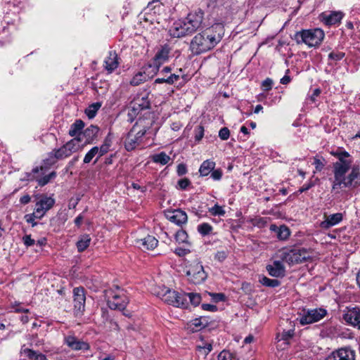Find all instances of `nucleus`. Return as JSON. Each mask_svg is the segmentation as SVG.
<instances>
[{
  "label": "nucleus",
  "mask_w": 360,
  "mask_h": 360,
  "mask_svg": "<svg viewBox=\"0 0 360 360\" xmlns=\"http://www.w3.org/2000/svg\"><path fill=\"white\" fill-rule=\"evenodd\" d=\"M223 27L216 24L194 37L191 42L193 53L200 54L213 49L221 39Z\"/></svg>",
  "instance_id": "1"
},
{
  "label": "nucleus",
  "mask_w": 360,
  "mask_h": 360,
  "mask_svg": "<svg viewBox=\"0 0 360 360\" xmlns=\"http://www.w3.org/2000/svg\"><path fill=\"white\" fill-rule=\"evenodd\" d=\"M331 155L338 160L333 164L334 181L333 189H336L341 187V183L343 182V176L350 169L352 160L349 158L350 155L347 151H333Z\"/></svg>",
  "instance_id": "2"
},
{
  "label": "nucleus",
  "mask_w": 360,
  "mask_h": 360,
  "mask_svg": "<svg viewBox=\"0 0 360 360\" xmlns=\"http://www.w3.org/2000/svg\"><path fill=\"white\" fill-rule=\"evenodd\" d=\"M84 145L81 143V139L73 138L59 148L53 149L49 154V158L46 160L49 165H53L56 160H64L69 158L74 153L82 150Z\"/></svg>",
  "instance_id": "3"
},
{
  "label": "nucleus",
  "mask_w": 360,
  "mask_h": 360,
  "mask_svg": "<svg viewBox=\"0 0 360 360\" xmlns=\"http://www.w3.org/2000/svg\"><path fill=\"white\" fill-rule=\"evenodd\" d=\"M108 305L111 309L124 310L129 303L126 291L118 286L104 291Z\"/></svg>",
  "instance_id": "4"
},
{
  "label": "nucleus",
  "mask_w": 360,
  "mask_h": 360,
  "mask_svg": "<svg viewBox=\"0 0 360 360\" xmlns=\"http://www.w3.org/2000/svg\"><path fill=\"white\" fill-rule=\"evenodd\" d=\"M324 36L322 30L316 28L297 32L294 39L297 44L304 43L309 47H312L319 46L323 40Z\"/></svg>",
  "instance_id": "5"
},
{
  "label": "nucleus",
  "mask_w": 360,
  "mask_h": 360,
  "mask_svg": "<svg viewBox=\"0 0 360 360\" xmlns=\"http://www.w3.org/2000/svg\"><path fill=\"white\" fill-rule=\"evenodd\" d=\"M46 164L48 163L45 160L43 165L34 167L30 172L25 174V179L30 181H36L40 186H44L49 184L56 177L57 174L53 171L46 174L49 169V167L46 165Z\"/></svg>",
  "instance_id": "6"
},
{
  "label": "nucleus",
  "mask_w": 360,
  "mask_h": 360,
  "mask_svg": "<svg viewBox=\"0 0 360 360\" xmlns=\"http://www.w3.org/2000/svg\"><path fill=\"white\" fill-rule=\"evenodd\" d=\"M280 257L290 265L302 263L311 257L310 253L304 248H287L281 251Z\"/></svg>",
  "instance_id": "7"
},
{
  "label": "nucleus",
  "mask_w": 360,
  "mask_h": 360,
  "mask_svg": "<svg viewBox=\"0 0 360 360\" xmlns=\"http://www.w3.org/2000/svg\"><path fill=\"white\" fill-rule=\"evenodd\" d=\"M203 19V12L198 10L190 13L181 25V36L195 32L201 25Z\"/></svg>",
  "instance_id": "8"
},
{
  "label": "nucleus",
  "mask_w": 360,
  "mask_h": 360,
  "mask_svg": "<svg viewBox=\"0 0 360 360\" xmlns=\"http://www.w3.org/2000/svg\"><path fill=\"white\" fill-rule=\"evenodd\" d=\"M186 265V274L191 283L194 284H200L207 278V273L204 268L197 260Z\"/></svg>",
  "instance_id": "9"
},
{
  "label": "nucleus",
  "mask_w": 360,
  "mask_h": 360,
  "mask_svg": "<svg viewBox=\"0 0 360 360\" xmlns=\"http://www.w3.org/2000/svg\"><path fill=\"white\" fill-rule=\"evenodd\" d=\"M145 134V129L137 130L135 126L133 127L128 132L124 141L125 149L127 151H132L136 149L141 144Z\"/></svg>",
  "instance_id": "10"
},
{
  "label": "nucleus",
  "mask_w": 360,
  "mask_h": 360,
  "mask_svg": "<svg viewBox=\"0 0 360 360\" xmlns=\"http://www.w3.org/2000/svg\"><path fill=\"white\" fill-rule=\"evenodd\" d=\"M169 49L162 46L155 55L153 62L147 65V69L151 70V75H155L158 72L160 67L169 58Z\"/></svg>",
  "instance_id": "11"
},
{
  "label": "nucleus",
  "mask_w": 360,
  "mask_h": 360,
  "mask_svg": "<svg viewBox=\"0 0 360 360\" xmlns=\"http://www.w3.org/2000/svg\"><path fill=\"white\" fill-rule=\"evenodd\" d=\"M300 319L302 325L310 324L317 322L326 315V310L322 308L305 310Z\"/></svg>",
  "instance_id": "12"
},
{
  "label": "nucleus",
  "mask_w": 360,
  "mask_h": 360,
  "mask_svg": "<svg viewBox=\"0 0 360 360\" xmlns=\"http://www.w3.org/2000/svg\"><path fill=\"white\" fill-rule=\"evenodd\" d=\"M64 344L74 351H88L90 345L87 342L77 338L74 334H68L64 337Z\"/></svg>",
  "instance_id": "13"
},
{
  "label": "nucleus",
  "mask_w": 360,
  "mask_h": 360,
  "mask_svg": "<svg viewBox=\"0 0 360 360\" xmlns=\"http://www.w3.org/2000/svg\"><path fill=\"white\" fill-rule=\"evenodd\" d=\"M55 204V200L47 195H42L36 202L34 211L39 219H41Z\"/></svg>",
  "instance_id": "14"
},
{
  "label": "nucleus",
  "mask_w": 360,
  "mask_h": 360,
  "mask_svg": "<svg viewBox=\"0 0 360 360\" xmlns=\"http://www.w3.org/2000/svg\"><path fill=\"white\" fill-rule=\"evenodd\" d=\"M157 295L161 297L162 300L169 305H172L178 308L179 307V292L175 290H172L169 288H164L161 292H158Z\"/></svg>",
  "instance_id": "15"
},
{
  "label": "nucleus",
  "mask_w": 360,
  "mask_h": 360,
  "mask_svg": "<svg viewBox=\"0 0 360 360\" xmlns=\"http://www.w3.org/2000/svg\"><path fill=\"white\" fill-rule=\"evenodd\" d=\"M346 322L360 330V308L358 307L347 308L343 315Z\"/></svg>",
  "instance_id": "16"
},
{
  "label": "nucleus",
  "mask_w": 360,
  "mask_h": 360,
  "mask_svg": "<svg viewBox=\"0 0 360 360\" xmlns=\"http://www.w3.org/2000/svg\"><path fill=\"white\" fill-rule=\"evenodd\" d=\"M85 293L83 288H75L73 290V302L75 310L82 312L85 308Z\"/></svg>",
  "instance_id": "17"
},
{
  "label": "nucleus",
  "mask_w": 360,
  "mask_h": 360,
  "mask_svg": "<svg viewBox=\"0 0 360 360\" xmlns=\"http://www.w3.org/2000/svg\"><path fill=\"white\" fill-rule=\"evenodd\" d=\"M325 360H354V353L350 349L341 348L333 352Z\"/></svg>",
  "instance_id": "18"
},
{
  "label": "nucleus",
  "mask_w": 360,
  "mask_h": 360,
  "mask_svg": "<svg viewBox=\"0 0 360 360\" xmlns=\"http://www.w3.org/2000/svg\"><path fill=\"white\" fill-rule=\"evenodd\" d=\"M295 335V329L294 328H290L288 330H283V331L281 333H278L276 336V340L278 343V347H281V349H285V346L289 345L290 342L289 340L292 338V337Z\"/></svg>",
  "instance_id": "19"
},
{
  "label": "nucleus",
  "mask_w": 360,
  "mask_h": 360,
  "mask_svg": "<svg viewBox=\"0 0 360 360\" xmlns=\"http://www.w3.org/2000/svg\"><path fill=\"white\" fill-rule=\"evenodd\" d=\"M158 243V240L153 236L148 235L146 237L137 239L136 244L142 250H153Z\"/></svg>",
  "instance_id": "20"
},
{
  "label": "nucleus",
  "mask_w": 360,
  "mask_h": 360,
  "mask_svg": "<svg viewBox=\"0 0 360 360\" xmlns=\"http://www.w3.org/2000/svg\"><path fill=\"white\" fill-rule=\"evenodd\" d=\"M143 72L140 71L134 75L130 81L131 85L138 86L154 76L151 75V70L147 69V66H145Z\"/></svg>",
  "instance_id": "21"
},
{
  "label": "nucleus",
  "mask_w": 360,
  "mask_h": 360,
  "mask_svg": "<svg viewBox=\"0 0 360 360\" xmlns=\"http://www.w3.org/2000/svg\"><path fill=\"white\" fill-rule=\"evenodd\" d=\"M343 17V13L340 11H333L330 14L322 13L321 18L327 25H333L340 22Z\"/></svg>",
  "instance_id": "22"
},
{
  "label": "nucleus",
  "mask_w": 360,
  "mask_h": 360,
  "mask_svg": "<svg viewBox=\"0 0 360 360\" xmlns=\"http://www.w3.org/2000/svg\"><path fill=\"white\" fill-rule=\"evenodd\" d=\"M118 56L115 51H110L108 56L105 58V70L111 73L114 71L119 65Z\"/></svg>",
  "instance_id": "23"
},
{
  "label": "nucleus",
  "mask_w": 360,
  "mask_h": 360,
  "mask_svg": "<svg viewBox=\"0 0 360 360\" xmlns=\"http://www.w3.org/2000/svg\"><path fill=\"white\" fill-rule=\"evenodd\" d=\"M266 270L274 277L283 276L285 274V267L280 261H274L273 265H267Z\"/></svg>",
  "instance_id": "24"
},
{
  "label": "nucleus",
  "mask_w": 360,
  "mask_h": 360,
  "mask_svg": "<svg viewBox=\"0 0 360 360\" xmlns=\"http://www.w3.org/2000/svg\"><path fill=\"white\" fill-rule=\"evenodd\" d=\"M270 230L276 234V237L281 240H285L288 238L290 235V229L285 225L278 227L275 224L270 226Z\"/></svg>",
  "instance_id": "25"
},
{
  "label": "nucleus",
  "mask_w": 360,
  "mask_h": 360,
  "mask_svg": "<svg viewBox=\"0 0 360 360\" xmlns=\"http://www.w3.org/2000/svg\"><path fill=\"white\" fill-rule=\"evenodd\" d=\"M342 220V214L341 213H335L327 217L326 219L321 223L320 226L323 229H328L330 227L338 224Z\"/></svg>",
  "instance_id": "26"
},
{
  "label": "nucleus",
  "mask_w": 360,
  "mask_h": 360,
  "mask_svg": "<svg viewBox=\"0 0 360 360\" xmlns=\"http://www.w3.org/2000/svg\"><path fill=\"white\" fill-rule=\"evenodd\" d=\"M359 174V168L357 166L353 167L352 172L348 175L347 177H345V175L343 176V179L341 183V186L348 187L352 185L353 181L358 177Z\"/></svg>",
  "instance_id": "27"
},
{
  "label": "nucleus",
  "mask_w": 360,
  "mask_h": 360,
  "mask_svg": "<svg viewBox=\"0 0 360 360\" xmlns=\"http://www.w3.org/2000/svg\"><path fill=\"white\" fill-rule=\"evenodd\" d=\"M165 217L171 222L180 225V209H170L165 211Z\"/></svg>",
  "instance_id": "28"
},
{
  "label": "nucleus",
  "mask_w": 360,
  "mask_h": 360,
  "mask_svg": "<svg viewBox=\"0 0 360 360\" xmlns=\"http://www.w3.org/2000/svg\"><path fill=\"white\" fill-rule=\"evenodd\" d=\"M215 167V162L210 160H205L199 169L201 176H207Z\"/></svg>",
  "instance_id": "29"
},
{
  "label": "nucleus",
  "mask_w": 360,
  "mask_h": 360,
  "mask_svg": "<svg viewBox=\"0 0 360 360\" xmlns=\"http://www.w3.org/2000/svg\"><path fill=\"white\" fill-rule=\"evenodd\" d=\"M91 240V237L88 234L81 236L77 242L78 252H82L84 251L89 246Z\"/></svg>",
  "instance_id": "30"
},
{
  "label": "nucleus",
  "mask_w": 360,
  "mask_h": 360,
  "mask_svg": "<svg viewBox=\"0 0 360 360\" xmlns=\"http://www.w3.org/2000/svg\"><path fill=\"white\" fill-rule=\"evenodd\" d=\"M153 162L165 165L170 160V157L165 152H160L150 156Z\"/></svg>",
  "instance_id": "31"
},
{
  "label": "nucleus",
  "mask_w": 360,
  "mask_h": 360,
  "mask_svg": "<svg viewBox=\"0 0 360 360\" xmlns=\"http://www.w3.org/2000/svg\"><path fill=\"white\" fill-rule=\"evenodd\" d=\"M84 127V123L81 120H77L71 126L69 130V135L70 136H76L79 134Z\"/></svg>",
  "instance_id": "32"
},
{
  "label": "nucleus",
  "mask_w": 360,
  "mask_h": 360,
  "mask_svg": "<svg viewBox=\"0 0 360 360\" xmlns=\"http://www.w3.org/2000/svg\"><path fill=\"white\" fill-rule=\"evenodd\" d=\"M188 298L191 303L196 307L200 304L201 302V296L198 293L190 292V293H184L183 295H181V300H186V298Z\"/></svg>",
  "instance_id": "33"
},
{
  "label": "nucleus",
  "mask_w": 360,
  "mask_h": 360,
  "mask_svg": "<svg viewBox=\"0 0 360 360\" xmlns=\"http://www.w3.org/2000/svg\"><path fill=\"white\" fill-rule=\"evenodd\" d=\"M101 107V103L100 102L94 103L85 110V114L89 119H92L96 116Z\"/></svg>",
  "instance_id": "34"
},
{
  "label": "nucleus",
  "mask_w": 360,
  "mask_h": 360,
  "mask_svg": "<svg viewBox=\"0 0 360 360\" xmlns=\"http://www.w3.org/2000/svg\"><path fill=\"white\" fill-rule=\"evenodd\" d=\"M98 131L99 129L98 127L91 125L84 130V135L88 140H92L97 136Z\"/></svg>",
  "instance_id": "35"
},
{
  "label": "nucleus",
  "mask_w": 360,
  "mask_h": 360,
  "mask_svg": "<svg viewBox=\"0 0 360 360\" xmlns=\"http://www.w3.org/2000/svg\"><path fill=\"white\" fill-rule=\"evenodd\" d=\"M259 282L265 286L272 287V288L277 287L281 284V283L278 280L271 279V278H267L266 276H262L261 278V279L259 280Z\"/></svg>",
  "instance_id": "36"
},
{
  "label": "nucleus",
  "mask_w": 360,
  "mask_h": 360,
  "mask_svg": "<svg viewBox=\"0 0 360 360\" xmlns=\"http://www.w3.org/2000/svg\"><path fill=\"white\" fill-rule=\"evenodd\" d=\"M20 353L21 354L27 356L30 360H35L36 359L37 352L31 349L25 347V345L21 347Z\"/></svg>",
  "instance_id": "37"
},
{
  "label": "nucleus",
  "mask_w": 360,
  "mask_h": 360,
  "mask_svg": "<svg viewBox=\"0 0 360 360\" xmlns=\"http://www.w3.org/2000/svg\"><path fill=\"white\" fill-rule=\"evenodd\" d=\"M97 152H98V147L97 146H94L90 150H89L87 152V153L84 156V160H83L84 163H85V164L89 163L92 160V159L96 155H97Z\"/></svg>",
  "instance_id": "38"
},
{
  "label": "nucleus",
  "mask_w": 360,
  "mask_h": 360,
  "mask_svg": "<svg viewBox=\"0 0 360 360\" xmlns=\"http://www.w3.org/2000/svg\"><path fill=\"white\" fill-rule=\"evenodd\" d=\"M209 212L213 216H223L225 214V211L222 208V207L215 205L214 207L209 209Z\"/></svg>",
  "instance_id": "39"
},
{
  "label": "nucleus",
  "mask_w": 360,
  "mask_h": 360,
  "mask_svg": "<svg viewBox=\"0 0 360 360\" xmlns=\"http://www.w3.org/2000/svg\"><path fill=\"white\" fill-rule=\"evenodd\" d=\"M198 230L202 235L205 236L212 231V227L207 223H203L198 226Z\"/></svg>",
  "instance_id": "40"
},
{
  "label": "nucleus",
  "mask_w": 360,
  "mask_h": 360,
  "mask_svg": "<svg viewBox=\"0 0 360 360\" xmlns=\"http://www.w3.org/2000/svg\"><path fill=\"white\" fill-rule=\"evenodd\" d=\"M36 219H39L37 214H35V212L34 211L32 214H27L25 215V221L32 224V227H34L37 226V223L35 221Z\"/></svg>",
  "instance_id": "41"
},
{
  "label": "nucleus",
  "mask_w": 360,
  "mask_h": 360,
  "mask_svg": "<svg viewBox=\"0 0 360 360\" xmlns=\"http://www.w3.org/2000/svg\"><path fill=\"white\" fill-rule=\"evenodd\" d=\"M314 160V165H315L316 169L319 172L321 171L325 166L324 158L320 159L317 157H315Z\"/></svg>",
  "instance_id": "42"
},
{
  "label": "nucleus",
  "mask_w": 360,
  "mask_h": 360,
  "mask_svg": "<svg viewBox=\"0 0 360 360\" xmlns=\"http://www.w3.org/2000/svg\"><path fill=\"white\" fill-rule=\"evenodd\" d=\"M179 27H180V26L179 24L174 23V26L172 27L169 30V33L170 36H172V37H176V38L180 37Z\"/></svg>",
  "instance_id": "43"
},
{
  "label": "nucleus",
  "mask_w": 360,
  "mask_h": 360,
  "mask_svg": "<svg viewBox=\"0 0 360 360\" xmlns=\"http://www.w3.org/2000/svg\"><path fill=\"white\" fill-rule=\"evenodd\" d=\"M207 294L216 302H218L219 301H224L226 299V296L224 293L207 292Z\"/></svg>",
  "instance_id": "44"
},
{
  "label": "nucleus",
  "mask_w": 360,
  "mask_h": 360,
  "mask_svg": "<svg viewBox=\"0 0 360 360\" xmlns=\"http://www.w3.org/2000/svg\"><path fill=\"white\" fill-rule=\"evenodd\" d=\"M230 136V131L227 127H223L219 132V136L221 140H227Z\"/></svg>",
  "instance_id": "45"
},
{
  "label": "nucleus",
  "mask_w": 360,
  "mask_h": 360,
  "mask_svg": "<svg viewBox=\"0 0 360 360\" xmlns=\"http://www.w3.org/2000/svg\"><path fill=\"white\" fill-rule=\"evenodd\" d=\"M110 149H108L107 147L103 146V144L101 146L100 148L98 147V152H97V158L95 160V162H96L99 158L106 154Z\"/></svg>",
  "instance_id": "46"
},
{
  "label": "nucleus",
  "mask_w": 360,
  "mask_h": 360,
  "mask_svg": "<svg viewBox=\"0 0 360 360\" xmlns=\"http://www.w3.org/2000/svg\"><path fill=\"white\" fill-rule=\"evenodd\" d=\"M273 84L272 79L269 78H266L264 81H263L262 86L264 91H268L271 89Z\"/></svg>",
  "instance_id": "47"
},
{
  "label": "nucleus",
  "mask_w": 360,
  "mask_h": 360,
  "mask_svg": "<svg viewBox=\"0 0 360 360\" xmlns=\"http://www.w3.org/2000/svg\"><path fill=\"white\" fill-rule=\"evenodd\" d=\"M22 241L27 247H30L35 243V240L31 238L30 235L23 236Z\"/></svg>",
  "instance_id": "48"
},
{
  "label": "nucleus",
  "mask_w": 360,
  "mask_h": 360,
  "mask_svg": "<svg viewBox=\"0 0 360 360\" xmlns=\"http://www.w3.org/2000/svg\"><path fill=\"white\" fill-rule=\"evenodd\" d=\"M112 139H113V136H112V134L110 132H109L108 134L105 138L103 145L105 146V147H107L108 149H110V148L112 146Z\"/></svg>",
  "instance_id": "49"
},
{
  "label": "nucleus",
  "mask_w": 360,
  "mask_h": 360,
  "mask_svg": "<svg viewBox=\"0 0 360 360\" xmlns=\"http://www.w3.org/2000/svg\"><path fill=\"white\" fill-rule=\"evenodd\" d=\"M231 357V354L225 350L222 351L219 353L217 356V360H229Z\"/></svg>",
  "instance_id": "50"
},
{
  "label": "nucleus",
  "mask_w": 360,
  "mask_h": 360,
  "mask_svg": "<svg viewBox=\"0 0 360 360\" xmlns=\"http://www.w3.org/2000/svg\"><path fill=\"white\" fill-rule=\"evenodd\" d=\"M345 56L344 53H334L332 52L329 54V58L332 60H339L342 59Z\"/></svg>",
  "instance_id": "51"
},
{
  "label": "nucleus",
  "mask_w": 360,
  "mask_h": 360,
  "mask_svg": "<svg viewBox=\"0 0 360 360\" xmlns=\"http://www.w3.org/2000/svg\"><path fill=\"white\" fill-rule=\"evenodd\" d=\"M222 173L220 170H212L211 173V176L214 180H219L221 178Z\"/></svg>",
  "instance_id": "52"
},
{
  "label": "nucleus",
  "mask_w": 360,
  "mask_h": 360,
  "mask_svg": "<svg viewBox=\"0 0 360 360\" xmlns=\"http://www.w3.org/2000/svg\"><path fill=\"white\" fill-rule=\"evenodd\" d=\"M202 308L206 311H215L217 310V307L215 305L210 304H202Z\"/></svg>",
  "instance_id": "53"
},
{
  "label": "nucleus",
  "mask_w": 360,
  "mask_h": 360,
  "mask_svg": "<svg viewBox=\"0 0 360 360\" xmlns=\"http://www.w3.org/2000/svg\"><path fill=\"white\" fill-rule=\"evenodd\" d=\"M200 352H203V353L206 355L211 350H212V345L211 344H207L204 347H199Z\"/></svg>",
  "instance_id": "54"
},
{
  "label": "nucleus",
  "mask_w": 360,
  "mask_h": 360,
  "mask_svg": "<svg viewBox=\"0 0 360 360\" xmlns=\"http://www.w3.org/2000/svg\"><path fill=\"white\" fill-rule=\"evenodd\" d=\"M314 186V183L313 182H309L307 184H305L302 187H301L300 189H299V192L300 193H303L304 191H308L309 189H310L311 187H313Z\"/></svg>",
  "instance_id": "55"
},
{
  "label": "nucleus",
  "mask_w": 360,
  "mask_h": 360,
  "mask_svg": "<svg viewBox=\"0 0 360 360\" xmlns=\"http://www.w3.org/2000/svg\"><path fill=\"white\" fill-rule=\"evenodd\" d=\"M178 79H179V75L172 74L167 78V84H173L175 81H177Z\"/></svg>",
  "instance_id": "56"
},
{
  "label": "nucleus",
  "mask_w": 360,
  "mask_h": 360,
  "mask_svg": "<svg viewBox=\"0 0 360 360\" xmlns=\"http://www.w3.org/2000/svg\"><path fill=\"white\" fill-rule=\"evenodd\" d=\"M178 79H179V75L172 74L167 78V84H173L175 81H177Z\"/></svg>",
  "instance_id": "57"
},
{
  "label": "nucleus",
  "mask_w": 360,
  "mask_h": 360,
  "mask_svg": "<svg viewBox=\"0 0 360 360\" xmlns=\"http://www.w3.org/2000/svg\"><path fill=\"white\" fill-rule=\"evenodd\" d=\"M31 198L29 195H25L20 198V203L26 205L30 202Z\"/></svg>",
  "instance_id": "58"
},
{
  "label": "nucleus",
  "mask_w": 360,
  "mask_h": 360,
  "mask_svg": "<svg viewBox=\"0 0 360 360\" xmlns=\"http://www.w3.org/2000/svg\"><path fill=\"white\" fill-rule=\"evenodd\" d=\"M79 157L77 155V156H75L72 160H70L69 161V162L68 163V169L69 168H72L75 164L79 160Z\"/></svg>",
  "instance_id": "59"
},
{
  "label": "nucleus",
  "mask_w": 360,
  "mask_h": 360,
  "mask_svg": "<svg viewBox=\"0 0 360 360\" xmlns=\"http://www.w3.org/2000/svg\"><path fill=\"white\" fill-rule=\"evenodd\" d=\"M84 219V216L80 214L79 215H78L75 219V224L77 226H80L82 224V221Z\"/></svg>",
  "instance_id": "60"
},
{
  "label": "nucleus",
  "mask_w": 360,
  "mask_h": 360,
  "mask_svg": "<svg viewBox=\"0 0 360 360\" xmlns=\"http://www.w3.org/2000/svg\"><path fill=\"white\" fill-rule=\"evenodd\" d=\"M191 184V181L188 179H181V189H185Z\"/></svg>",
  "instance_id": "61"
},
{
  "label": "nucleus",
  "mask_w": 360,
  "mask_h": 360,
  "mask_svg": "<svg viewBox=\"0 0 360 360\" xmlns=\"http://www.w3.org/2000/svg\"><path fill=\"white\" fill-rule=\"evenodd\" d=\"M14 310H15V312H23V313H28L29 312V309L22 308V307H20L19 306V304H18L17 307H15L14 308Z\"/></svg>",
  "instance_id": "62"
},
{
  "label": "nucleus",
  "mask_w": 360,
  "mask_h": 360,
  "mask_svg": "<svg viewBox=\"0 0 360 360\" xmlns=\"http://www.w3.org/2000/svg\"><path fill=\"white\" fill-rule=\"evenodd\" d=\"M216 257L220 260V261H223L226 257V255L225 254L224 252H218L217 255H216Z\"/></svg>",
  "instance_id": "63"
},
{
  "label": "nucleus",
  "mask_w": 360,
  "mask_h": 360,
  "mask_svg": "<svg viewBox=\"0 0 360 360\" xmlns=\"http://www.w3.org/2000/svg\"><path fill=\"white\" fill-rule=\"evenodd\" d=\"M35 360H46V356L41 353L37 352Z\"/></svg>",
  "instance_id": "64"
}]
</instances>
